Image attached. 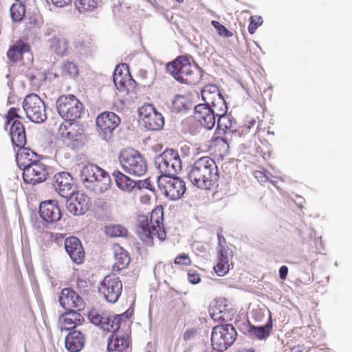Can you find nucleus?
Segmentation results:
<instances>
[{
	"instance_id": "obj_45",
	"label": "nucleus",
	"mask_w": 352,
	"mask_h": 352,
	"mask_svg": "<svg viewBox=\"0 0 352 352\" xmlns=\"http://www.w3.org/2000/svg\"><path fill=\"white\" fill-rule=\"evenodd\" d=\"M175 265L180 267L190 266L192 263V259L186 253L179 254L174 260Z\"/></svg>"
},
{
	"instance_id": "obj_6",
	"label": "nucleus",
	"mask_w": 352,
	"mask_h": 352,
	"mask_svg": "<svg viewBox=\"0 0 352 352\" xmlns=\"http://www.w3.org/2000/svg\"><path fill=\"white\" fill-rule=\"evenodd\" d=\"M236 337L237 332L232 324L215 326L211 334L212 348L217 351H224L234 342Z\"/></svg>"
},
{
	"instance_id": "obj_12",
	"label": "nucleus",
	"mask_w": 352,
	"mask_h": 352,
	"mask_svg": "<svg viewBox=\"0 0 352 352\" xmlns=\"http://www.w3.org/2000/svg\"><path fill=\"white\" fill-rule=\"evenodd\" d=\"M98 292L107 302L115 303L122 292V280L114 274H109L99 283Z\"/></svg>"
},
{
	"instance_id": "obj_47",
	"label": "nucleus",
	"mask_w": 352,
	"mask_h": 352,
	"mask_svg": "<svg viewBox=\"0 0 352 352\" xmlns=\"http://www.w3.org/2000/svg\"><path fill=\"white\" fill-rule=\"evenodd\" d=\"M212 26L217 30L219 35L223 37H231L233 34L232 32L229 31L223 25L221 24L217 21H212Z\"/></svg>"
},
{
	"instance_id": "obj_50",
	"label": "nucleus",
	"mask_w": 352,
	"mask_h": 352,
	"mask_svg": "<svg viewBox=\"0 0 352 352\" xmlns=\"http://www.w3.org/2000/svg\"><path fill=\"white\" fill-rule=\"evenodd\" d=\"M288 274V267L285 265H283L279 269L280 278L282 280H285Z\"/></svg>"
},
{
	"instance_id": "obj_51",
	"label": "nucleus",
	"mask_w": 352,
	"mask_h": 352,
	"mask_svg": "<svg viewBox=\"0 0 352 352\" xmlns=\"http://www.w3.org/2000/svg\"><path fill=\"white\" fill-rule=\"evenodd\" d=\"M52 3L58 7H63L71 2V0H51Z\"/></svg>"
},
{
	"instance_id": "obj_10",
	"label": "nucleus",
	"mask_w": 352,
	"mask_h": 352,
	"mask_svg": "<svg viewBox=\"0 0 352 352\" xmlns=\"http://www.w3.org/2000/svg\"><path fill=\"white\" fill-rule=\"evenodd\" d=\"M157 184L160 190L170 200L180 199L186 190L184 181L178 177L161 175Z\"/></svg>"
},
{
	"instance_id": "obj_53",
	"label": "nucleus",
	"mask_w": 352,
	"mask_h": 352,
	"mask_svg": "<svg viewBox=\"0 0 352 352\" xmlns=\"http://www.w3.org/2000/svg\"><path fill=\"white\" fill-rule=\"evenodd\" d=\"M53 239L56 243L60 244L64 239V235L63 234L56 233L53 236Z\"/></svg>"
},
{
	"instance_id": "obj_5",
	"label": "nucleus",
	"mask_w": 352,
	"mask_h": 352,
	"mask_svg": "<svg viewBox=\"0 0 352 352\" xmlns=\"http://www.w3.org/2000/svg\"><path fill=\"white\" fill-rule=\"evenodd\" d=\"M119 161L122 168L128 173L142 176L147 170V163L136 150L126 148L120 153Z\"/></svg>"
},
{
	"instance_id": "obj_44",
	"label": "nucleus",
	"mask_w": 352,
	"mask_h": 352,
	"mask_svg": "<svg viewBox=\"0 0 352 352\" xmlns=\"http://www.w3.org/2000/svg\"><path fill=\"white\" fill-rule=\"evenodd\" d=\"M5 128L6 129L8 126L14 120L22 119V117L20 116V109L19 107L10 108L5 116Z\"/></svg>"
},
{
	"instance_id": "obj_8",
	"label": "nucleus",
	"mask_w": 352,
	"mask_h": 352,
	"mask_svg": "<svg viewBox=\"0 0 352 352\" xmlns=\"http://www.w3.org/2000/svg\"><path fill=\"white\" fill-rule=\"evenodd\" d=\"M56 104L59 115L63 119L70 121L79 118L83 108L82 104L72 94L58 97Z\"/></svg>"
},
{
	"instance_id": "obj_52",
	"label": "nucleus",
	"mask_w": 352,
	"mask_h": 352,
	"mask_svg": "<svg viewBox=\"0 0 352 352\" xmlns=\"http://www.w3.org/2000/svg\"><path fill=\"white\" fill-rule=\"evenodd\" d=\"M305 346L303 344L295 345L290 349L289 352H303Z\"/></svg>"
},
{
	"instance_id": "obj_42",
	"label": "nucleus",
	"mask_w": 352,
	"mask_h": 352,
	"mask_svg": "<svg viewBox=\"0 0 352 352\" xmlns=\"http://www.w3.org/2000/svg\"><path fill=\"white\" fill-rule=\"evenodd\" d=\"M107 234L112 237L124 236L127 234V230L122 226L113 225L106 227Z\"/></svg>"
},
{
	"instance_id": "obj_23",
	"label": "nucleus",
	"mask_w": 352,
	"mask_h": 352,
	"mask_svg": "<svg viewBox=\"0 0 352 352\" xmlns=\"http://www.w3.org/2000/svg\"><path fill=\"white\" fill-rule=\"evenodd\" d=\"M39 214L41 219L47 223H55L61 218V212L58 202L47 200L40 204Z\"/></svg>"
},
{
	"instance_id": "obj_26",
	"label": "nucleus",
	"mask_w": 352,
	"mask_h": 352,
	"mask_svg": "<svg viewBox=\"0 0 352 352\" xmlns=\"http://www.w3.org/2000/svg\"><path fill=\"white\" fill-rule=\"evenodd\" d=\"M91 202L84 193H78L74 199H70L67 205V210L74 215L85 214L90 208Z\"/></svg>"
},
{
	"instance_id": "obj_36",
	"label": "nucleus",
	"mask_w": 352,
	"mask_h": 352,
	"mask_svg": "<svg viewBox=\"0 0 352 352\" xmlns=\"http://www.w3.org/2000/svg\"><path fill=\"white\" fill-rule=\"evenodd\" d=\"M217 116L219 117L216 131L219 135H228L234 131L236 121L233 118L226 113L217 114Z\"/></svg>"
},
{
	"instance_id": "obj_2",
	"label": "nucleus",
	"mask_w": 352,
	"mask_h": 352,
	"mask_svg": "<svg viewBox=\"0 0 352 352\" xmlns=\"http://www.w3.org/2000/svg\"><path fill=\"white\" fill-rule=\"evenodd\" d=\"M80 178L87 189L97 194L107 191L111 185L109 175L94 164L85 165L80 170Z\"/></svg>"
},
{
	"instance_id": "obj_40",
	"label": "nucleus",
	"mask_w": 352,
	"mask_h": 352,
	"mask_svg": "<svg viewBox=\"0 0 352 352\" xmlns=\"http://www.w3.org/2000/svg\"><path fill=\"white\" fill-rule=\"evenodd\" d=\"M12 19L15 22L21 21L25 14V6L20 1L16 0L10 10Z\"/></svg>"
},
{
	"instance_id": "obj_39",
	"label": "nucleus",
	"mask_w": 352,
	"mask_h": 352,
	"mask_svg": "<svg viewBox=\"0 0 352 352\" xmlns=\"http://www.w3.org/2000/svg\"><path fill=\"white\" fill-rule=\"evenodd\" d=\"M117 186L122 190L130 192L136 186V182L119 170L113 173Z\"/></svg>"
},
{
	"instance_id": "obj_43",
	"label": "nucleus",
	"mask_w": 352,
	"mask_h": 352,
	"mask_svg": "<svg viewBox=\"0 0 352 352\" xmlns=\"http://www.w3.org/2000/svg\"><path fill=\"white\" fill-rule=\"evenodd\" d=\"M64 76L75 77L78 75V66L73 62L67 61L63 63L61 67Z\"/></svg>"
},
{
	"instance_id": "obj_18",
	"label": "nucleus",
	"mask_w": 352,
	"mask_h": 352,
	"mask_svg": "<svg viewBox=\"0 0 352 352\" xmlns=\"http://www.w3.org/2000/svg\"><path fill=\"white\" fill-rule=\"evenodd\" d=\"M209 314L212 320L217 322H228L233 316V309L227 304V300L220 298L215 300L210 307Z\"/></svg>"
},
{
	"instance_id": "obj_14",
	"label": "nucleus",
	"mask_w": 352,
	"mask_h": 352,
	"mask_svg": "<svg viewBox=\"0 0 352 352\" xmlns=\"http://www.w3.org/2000/svg\"><path fill=\"white\" fill-rule=\"evenodd\" d=\"M139 114L144 126L151 131H157L164 126V119L151 104H145L139 109Z\"/></svg>"
},
{
	"instance_id": "obj_58",
	"label": "nucleus",
	"mask_w": 352,
	"mask_h": 352,
	"mask_svg": "<svg viewBox=\"0 0 352 352\" xmlns=\"http://www.w3.org/2000/svg\"><path fill=\"white\" fill-rule=\"evenodd\" d=\"M176 1H177V2H179V3H182V2H183V0H176Z\"/></svg>"
},
{
	"instance_id": "obj_34",
	"label": "nucleus",
	"mask_w": 352,
	"mask_h": 352,
	"mask_svg": "<svg viewBox=\"0 0 352 352\" xmlns=\"http://www.w3.org/2000/svg\"><path fill=\"white\" fill-rule=\"evenodd\" d=\"M16 155V160L19 167L23 170V168H27L33 163L37 162V155L35 152L28 148L18 147Z\"/></svg>"
},
{
	"instance_id": "obj_4",
	"label": "nucleus",
	"mask_w": 352,
	"mask_h": 352,
	"mask_svg": "<svg viewBox=\"0 0 352 352\" xmlns=\"http://www.w3.org/2000/svg\"><path fill=\"white\" fill-rule=\"evenodd\" d=\"M131 323L129 318L122 322L119 330L111 332L107 342L109 352H127L129 349H131Z\"/></svg>"
},
{
	"instance_id": "obj_37",
	"label": "nucleus",
	"mask_w": 352,
	"mask_h": 352,
	"mask_svg": "<svg viewBox=\"0 0 352 352\" xmlns=\"http://www.w3.org/2000/svg\"><path fill=\"white\" fill-rule=\"evenodd\" d=\"M30 51V46L22 41H17L8 50L7 56L12 63H16L23 59V54Z\"/></svg>"
},
{
	"instance_id": "obj_29",
	"label": "nucleus",
	"mask_w": 352,
	"mask_h": 352,
	"mask_svg": "<svg viewBox=\"0 0 352 352\" xmlns=\"http://www.w3.org/2000/svg\"><path fill=\"white\" fill-rule=\"evenodd\" d=\"M232 258V251L228 248H221L219 250L218 262L214 267V270L218 276H223L229 272Z\"/></svg>"
},
{
	"instance_id": "obj_56",
	"label": "nucleus",
	"mask_w": 352,
	"mask_h": 352,
	"mask_svg": "<svg viewBox=\"0 0 352 352\" xmlns=\"http://www.w3.org/2000/svg\"><path fill=\"white\" fill-rule=\"evenodd\" d=\"M139 74L140 76H146V72L145 70L142 69L139 72Z\"/></svg>"
},
{
	"instance_id": "obj_59",
	"label": "nucleus",
	"mask_w": 352,
	"mask_h": 352,
	"mask_svg": "<svg viewBox=\"0 0 352 352\" xmlns=\"http://www.w3.org/2000/svg\"><path fill=\"white\" fill-rule=\"evenodd\" d=\"M308 328H309V327H303V329H307Z\"/></svg>"
},
{
	"instance_id": "obj_35",
	"label": "nucleus",
	"mask_w": 352,
	"mask_h": 352,
	"mask_svg": "<svg viewBox=\"0 0 352 352\" xmlns=\"http://www.w3.org/2000/svg\"><path fill=\"white\" fill-rule=\"evenodd\" d=\"M228 136H221L218 133L215 132L210 140V150L220 157L227 155L229 151Z\"/></svg>"
},
{
	"instance_id": "obj_11",
	"label": "nucleus",
	"mask_w": 352,
	"mask_h": 352,
	"mask_svg": "<svg viewBox=\"0 0 352 352\" xmlns=\"http://www.w3.org/2000/svg\"><path fill=\"white\" fill-rule=\"evenodd\" d=\"M162 175H174L182 170V161L179 153L173 149H166L155 161Z\"/></svg>"
},
{
	"instance_id": "obj_27",
	"label": "nucleus",
	"mask_w": 352,
	"mask_h": 352,
	"mask_svg": "<svg viewBox=\"0 0 352 352\" xmlns=\"http://www.w3.org/2000/svg\"><path fill=\"white\" fill-rule=\"evenodd\" d=\"M85 336L78 330H72L66 336L65 346L69 352H79L85 346Z\"/></svg>"
},
{
	"instance_id": "obj_33",
	"label": "nucleus",
	"mask_w": 352,
	"mask_h": 352,
	"mask_svg": "<svg viewBox=\"0 0 352 352\" xmlns=\"http://www.w3.org/2000/svg\"><path fill=\"white\" fill-rule=\"evenodd\" d=\"M79 125L74 121L65 120L58 128V133L64 140H77L80 135Z\"/></svg>"
},
{
	"instance_id": "obj_32",
	"label": "nucleus",
	"mask_w": 352,
	"mask_h": 352,
	"mask_svg": "<svg viewBox=\"0 0 352 352\" xmlns=\"http://www.w3.org/2000/svg\"><path fill=\"white\" fill-rule=\"evenodd\" d=\"M10 135L12 144L16 147H23L26 144V133L23 124L20 120H14L10 128Z\"/></svg>"
},
{
	"instance_id": "obj_25",
	"label": "nucleus",
	"mask_w": 352,
	"mask_h": 352,
	"mask_svg": "<svg viewBox=\"0 0 352 352\" xmlns=\"http://www.w3.org/2000/svg\"><path fill=\"white\" fill-rule=\"evenodd\" d=\"M65 248L71 259L76 264H81L85 258V252L80 240L70 236L65 240Z\"/></svg>"
},
{
	"instance_id": "obj_16",
	"label": "nucleus",
	"mask_w": 352,
	"mask_h": 352,
	"mask_svg": "<svg viewBox=\"0 0 352 352\" xmlns=\"http://www.w3.org/2000/svg\"><path fill=\"white\" fill-rule=\"evenodd\" d=\"M113 82L120 91L129 92L135 87V82L133 80L129 67L125 63L118 65L113 73Z\"/></svg>"
},
{
	"instance_id": "obj_41",
	"label": "nucleus",
	"mask_w": 352,
	"mask_h": 352,
	"mask_svg": "<svg viewBox=\"0 0 352 352\" xmlns=\"http://www.w3.org/2000/svg\"><path fill=\"white\" fill-rule=\"evenodd\" d=\"M98 0H75V6L79 12L91 11L97 7Z\"/></svg>"
},
{
	"instance_id": "obj_38",
	"label": "nucleus",
	"mask_w": 352,
	"mask_h": 352,
	"mask_svg": "<svg viewBox=\"0 0 352 352\" xmlns=\"http://www.w3.org/2000/svg\"><path fill=\"white\" fill-rule=\"evenodd\" d=\"M272 329V319L271 314H270L269 319L267 324L262 327H255L251 324H248V331L249 334L259 340L267 338Z\"/></svg>"
},
{
	"instance_id": "obj_13",
	"label": "nucleus",
	"mask_w": 352,
	"mask_h": 352,
	"mask_svg": "<svg viewBox=\"0 0 352 352\" xmlns=\"http://www.w3.org/2000/svg\"><path fill=\"white\" fill-rule=\"evenodd\" d=\"M201 97L205 102L204 104L214 107L217 114L227 111V106L219 87L215 85H206L201 91Z\"/></svg>"
},
{
	"instance_id": "obj_1",
	"label": "nucleus",
	"mask_w": 352,
	"mask_h": 352,
	"mask_svg": "<svg viewBox=\"0 0 352 352\" xmlns=\"http://www.w3.org/2000/svg\"><path fill=\"white\" fill-rule=\"evenodd\" d=\"M192 184L199 188L212 190L217 186L219 173L217 166L210 157H202L196 160L189 173Z\"/></svg>"
},
{
	"instance_id": "obj_20",
	"label": "nucleus",
	"mask_w": 352,
	"mask_h": 352,
	"mask_svg": "<svg viewBox=\"0 0 352 352\" xmlns=\"http://www.w3.org/2000/svg\"><path fill=\"white\" fill-rule=\"evenodd\" d=\"M214 108L199 104L195 107V118L206 129H212L215 124L217 113Z\"/></svg>"
},
{
	"instance_id": "obj_49",
	"label": "nucleus",
	"mask_w": 352,
	"mask_h": 352,
	"mask_svg": "<svg viewBox=\"0 0 352 352\" xmlns=\"http://www.w3.org/2000/svg\"><path fill=\"white\" fill-rule=\"evenodd\" d=\"M196 333L197 331L194 329L186 330L184 334V340L186 341L189 340L195 336Z\"/></svg>"
},
{
	"instance_id": "obj_19",
	"label": "nucleus",
	"mask_w": 352,
	"mask_h": 352,
	"mask_svg": "<svg viewBox=\"0 0 352 352\" xmlns=\"http://www.w3.org/2000/svg\"><path fill=\"white\" fill-rule=\"evenodd\" d=\"M151 232L160 241H164L166 238V232L164 227V210L162 206L153 209L148 217Z\"/></svg>"
},
{
	"instance_id": "obj_17",
	"label": "nucleus",
	"mask_w": 352,
	"mask_h": 352,
	"mask_svg": "<svg viewBox=\"0 0 352 352\" xmlns=\"http://www.w3.org/2000/svg\"><path fill=\"white\" fill-rule=\"evenodd\" d=\"M59 302L67 311H81L85 307L83 298L70 288H65L61 291Z\"/></svg>"
},
{
	"instance_id": "obj_54",
	"label": "nucleus",
	"mask_w": 352,
	"mask_h": 352,
	"mask_svg": "<svg viewBox=\"0 0 352 352\" xmlns=\"http://www.w3.org/2000/svg\"><path fill=\"white\" fill-rule=\"evenodd\" d=\"M218 240H219V245H220V249H221V248H226L225 246H223L222 245V243H226V239L223 236H221L220 234H218Z\"/></svg>"
},
{
	"instance_id": "obj_46",
	"label": "nucleus",
	"mask_w": 352,
	"mask_h": 352,
	"mask_svg": "<svg viewBox=\"0 0 352 352\" xmlns=\"http://www.w3.org/2000/svg\"><path fill=\"white\" fill-rule=\"evenodd\" d=\"M263 23V20L261 16L254 15L250 18V24L248 25V32L250 34H253L255 33L256 29L261 26Z\"/></svg>"
},
{
	"instance_id": "obj_22",
	"label": "nucleus",
	"mask_w": 352,
	"mask_h": 352,
	"mask_svg": "<svg viewBox=\"0 0 352 352\" xmlns=\"http://www.w3.org/2000/svg\"><path fill=\"white\" fill-rule=\"evenodd\" d=\"M135 231L140 239L146 245H153V239L155 236L151 232V226L149 223L148 216L139 214L137 217Z\"/></svg>"
},
{
	"instance_id": "obj_15",
	"label": "nucleus",
	"mask_w": 352,
	"mask_h": 352,
	"mask_svg": "<svg viewBox=\"0 0 352 352\" xmlns=\"http://www.w3.org/2000/svg\"><path fill=\"white\" fill-rule=\"evenodd\" d=\"M48 175L47 166L38 160L23 170L24 182L32 185L45 181Z\"/></svg>"
},
{
	"instance_id": "obj_7",
	"label": "nucleus",
	"mask_w": 352,
	"mask_h": 352,
	"mask_svg": "<svg viewBox=\"0 0 352 352\" xmlns=\"http://www.w3.org/2000/svg\"><path fill=\"white\" fill-rule=\"evenodd\" d=\"M88 316L93 324L99 326L104 331L113 332L120 329V324L122 322L131 318V313L126 311L122 314L110 316L105 313H99L96 310H91Z\"/></svg>"
},
{
	"instance_id": "obj_24",
	"label": "nucleus",
	"mask_w": 352,
	"mask_h": 352,
	"mask_svg": "<svg viewBox=\"0 0 352 352\" xmlns=\"http://www.w3.org/2000/svg\"><path fill=\"white\" fill-rule=\"evenodd\" d=\"M54 179V187L60 196L67 198L73 194V179L69 173H57Z\"/></svg>"
},
{
	"instance_id": "obj_31",
	"label": "nucleus",
	"mask_w": 352,
	"mask_h": 352,
	"mask_svg": "<svg viewBox=\"0 0 352 352\" xmlns=\"http://www.w3.org/2000/svg\"><path fill=\"white\" fill-rule=\"evenodd\" d=\"M50 50L60 56L68 54L69 44L68 39L63 34H58L48 40Z\"/></svg>"
},
{
	"instance_id": "obj_30",
	"label": "nucleus",
	"mask_w": 352,
	"mask_h": 352,
	"mask_svg": "<svg viewBox=\"0 0 352 352\" xmlns=\"http://www.w3.org/2000/svg\"><path fill=\"white\" fill-rule=\"evenodd\" d=\"M112 250L114 258V263L112 266L113 270L114 272H120L126 268L131 261L128 252L117 243L113 245Z\"/></svg>"
},
{
	"instance_id": "obj_28",
	"label": "nucleus",
	"mask_w": 352,
	"mask_h": 352,
	"mask_svg": "<svg viewBox=\"0 0 352 352\" xmlns=\"http://www.w3.org/2000/svg\"><path fill=\"white\" fill-rule=\"evenodd\" d=\"M76 310L65 312L59 318V325L61 330H74L77 325L84 321L83 316Z\"/></svg>"
},
{
	"instance_id": "obj_3",
	"label": "nucleus",
	"mask_w": 352,
	"mask_h": 352,
	"mask_svg": "<svg viewBox=\"0 0 352 352\" xmlns=\"http://www.w3.org/2000/svg\"><path fill=\"white\" fill-rule=\"evenodd\" d=\"M168 72L177 81L190 85L197 84L201 78L200 73L193 69L189 59L180 56L173 61L166 64Z\"/></svg>"
},
{
	"instance_id": "obj_21",
	"label": "nucleus",
	"mask_w": 352,
	"mask_h": 352,
	"mask_svg": "<svg viewBox=\"0 0 352 352\" xmlns=\"http://www.w3.org/2000/svg\"><path fill=\"white\" fill-rule=\"evenodd\" d=\"M96 126L100 131L107 135L111 134L113 131L119 126L120 119L113 112L104 111L96 118Z\"/></svg>"
},
{
	"instance_id": "obj_48",
	"label": "nucleus",
	"mask_w": 352,
	"mask_h": 352,
	"mask_svg": "<svg viewBox=\"0 0 352 352\" xmlns=\"http://www.w3.org/2000/svg\"><path fill=\"white\" fill-rule=\"evenodd\" d=\"M188 280L192 284H197L200 282L201 278L198 273L195 270H189L188 272Z\"/></svg>"
},
{
	"instance_id": "obj_9",
	"label": "nucleus",
	"mask_w": 352,
	"mask_h": 352,
	"mask_svg": "<svg viewBox=\"0 0 352 352\" xmlns=\"http://www.w3.org/2000/svg\"><path fill=\"white\" fill-rule=\"evenodd\" d=\"M22 107L27 118L32 122L42 123L47 119L45 102L37 94L27 95L22 102Z\"/></svg>"
},
{
	"instance_id": "obj_57",
	"label": "nucleus",
	"mask_w": 352,
	"mask_h": 352,
	"mask_svg": "<svg viewBox=\"0 0 352 352\" xmlns=\"http://www.w3.org/2000/svg\"><path fill=\"white\" fill-rule=\"evenodd\" d=\"M148 185H149V181H148V179H145V180L144 181V184H143V185H142V186H143L144 187L148 188Z\"/></svg>"
},
{
	"instance_id": "obj_55",
	"label": "nucleus",
	"mask_w": 352,
	"mask_h": 352,
	"mask_svg": "<svg viewBox=\"0 0 352 352\" xmlns=\"http://www.w3.org/2000/svg\"><path fill=\"white\" fill-rule=\"evenodd\" d=\"M256 124V121L254 120H252L249 122V124L245 127V131L249 130L252 126H253ZM243 132L245 131V130L242 131Z\"/></svg>"
}]
</instances>
